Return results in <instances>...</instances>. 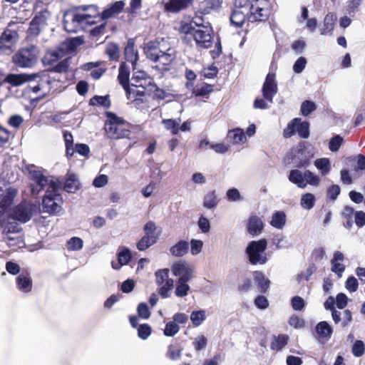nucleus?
Listing matches in <instances>:
<instances>
[{
	"mask_svg": "<svg viewBox=\"0 0 365 365\" xmlns=\"http://www.w3.org/2000/svg\"><path fill=\"white\" fill-rule=\"evenodd\" d=\"M125 4L118 1L109 8L105 9L100 15L98 7L95 5L81 6L66 11L63 15V26L68 33H78L86 31L88 27L96 24L98 19H107L118 14Z\"/></svg>",
	"mask_w": 365,
	"mask_h": 365,
	"instance_id": "f257e3e1",
	"label": "nucleus"
},
{
	"mask_svg": "<svg viewBox=\"0 0 365 365\" xmlns=\"http://www.w3.org/2000/svg\"><path fill=\"white\" fill-rule=\"evenodd\" d=\"M30 173L34 183L31 185V193L37 195L41 190H45L43 198L42 210L48 214H57L61 211L63 200L59 191L62 182L54 180L53 178L44 176L41 171L31 170Z\"/></svg>",
	"mask_w": 365,
	"mask_h": 365,
	"instance_id": "f03ea898",
	"label": "nucleus"
},
{
	"mask_svg": "<svg viewBox=\"0 0 365 365\" xmlns=\"http://www.w3.org/2000/svg\"><path fill=\"white\" fill-rule=\"evenodd\" d=\"M235 0L233 9L249 14V21H262L268 19L270 14L269 0Z\"/></svg>",
	"mask_w": 365,
	"mask_h": 365,
	"instance_id": "7ed1b4c3",
	"label": "nucleus"
},
{
	"mask_svg": "<svg viewBox=\"0 0 365 365\" xmlns=\"http://www.w3.org/2000/svg\"><path fill=\"white\" fill-rule=\"evenodd\" d=\"M104 130L108 138L118 140L129 138L131 133L130 124L113 113H106Z\"/></svg>",
	"mask_w": 365,
	"mask_h": 365,
	"instance_id": "20e7f679",
	"label": "nucleus"
},
{
	"mask_svg": "<svg viewBox=\"0 0 365 365\" xmlns=\"http://www.w3.org/2000/svg\"><path fill=\"white\" fill-rule=\"evenodd\" d=\"M180 32L185 35V38L192 37L200 48H209L213 43V31L210 24L195 29L191 26H181Z\"/></svg>",
	"mask_w": 365,
	"mask_h": 365,
	"instance_id": "39448f33",
	"label": "nucleus"
},
{
	"mask_svg": "<svg viewBox=\"0 0 365 365\" xmlns=\"http://www.w3.org/2000/svg\"><path fill=\"white\" fill-rule=\"evenodd\" d=\"M38 53L39 51L36 46H29L20 49L13 56L12 60L18 67L31 68L37 62Z\"/></svg>",
	"mask_w": 365,
	"mask_h": 365,
	"instance_id": "423d86ee",
	"label": "nucleus"
},
{
	"mask_svg": "<svg viewBox=\"0 0 365 365\" xmlns=\"http://www.w3.org/2000/svg\"><path fill=\"white\" fill-rule=\"evenodd\" d=\"M267 246V241L261 239L257 241L250 242L246 249L248 259L252 264H264L267 258L264 253Z\"/></svg>",
	"mask_w": 365,
	"mask_h": 365,
	"instance_id": "0eeeda50",
	"label": "nucleus"
},
{
	"mask_svg": "<svg viewBox=\"0 0 365 365\" xmlns=\"http://www.w3.org/2000/svg\"><path fill=\"white\" fill-rule=\"evenodd\" d=\"M83 43V40L80 37L68 39L62 43L57 50L48 52L46 54V58L48 63H52L64 57L67 53L74 52Z\"/></svg>",
	"mask_w": 365,
	"mask_h": 365,
	"instance_id": "6e6552de",
	"label": "nucleus"
},
{
	"mask_svg": "<svg viewBox=\"0 0 365 365\" xmlns=\"http://www.w3.org/2000/svg\"><path fill=\"white\" fill-rule=\"evenodd\" d=\"M36 211V205L23 201L11 210L9 217L11 220H16L19 222L26 223L30 220Z\"/></svg>",
	"mask_w": 365,
	"mask_h": 365,
	"instance_id": "1a4fd4ad",
	"label": "nucleus"
},
{
	"mask_svg": "<svg viewBox=\"0 0 365 365\" xmlns=\"http://www.w3.org/2000/svg\"><path fill=\"white\" fill-rule=\"evenodd\" d=\"M17 190L4 180H0V215H3L13 203Z\"/></svg>",
	"mask_w": 365,
	"mask_h": 365,
	"instance_id": "9d476101",
	"label": "nucleus"
},
{
	"mask_svg": "<svg viewBox=\"0 0 365 365\" xmlns=\"http://www.w3.org/2000/svg\"><path fill=\"white\" fill-rule=\"evenodd\" d=\"M133 71H135V66ZM155 86L153 83V79L148 76L145 72L143 71H133V76L130 80V87H135L140 90L151 91Z\"/></svg>",
	"mask_w": 365,
	"mask_h": 365,
	"instance_id": "9b49d317",
	"label": "nucleus"
},
{
	"mask_svg": "<svg viewBox=\"0 0 365 365\" xmlns=\"http://www.w3.org/2000/svg\"><path fill=\"white\" fill-rule=\"evenodd\" d=\"M148 91L140 90L135 87L128 88L126 96L130 101L133 106L138 109H143L145 106V97Z\"/></svg>",
	"mask_w": 365,
	"mask_h": 365,
	"instance_id": "f8f14e48",
	"label": "nucleus"
},
{
	"mask_svg": "<svg viewBox=\"0 0 365 365\" xmlns=\"http://www.w3.org/2000/svg\"><path fill=\"white\" fill-rule=\"evenodd\" d=\"M167 43L168 41L164 38L147 43L144 48L147 58L155 62V61L158 59V56L165 48Z\"/></svg>",
	"mask_w": 365,
	"mask_h": 365,
	"instance_id": "ddd939ff",
	"label": "nucleus"
},
{
	"mask_svg": "<svg viewBox=\"0 0 365 365\" xmlns=\"http://www.w3.org/2000/svg\"><path fill=\"white\" fill-rule=\"evenodd\" d=\"M17 33L14 31H5L0 36V54L9 55L12 52L13 46L17 38Z\"/></svg>",
	"mask_w": 365,
	"mask_h": 365,
	"instance_id": "4468645a",
	"label": "nucleus"
},
{
	"mask_svg": "<svg viewBox=\"0 0 365 365\" xmlns=\"http://www.w3.org/2000/svg\"><path fill=\"white\" fill-rule=\"evenodd\" d=\"M277 93V84L275 79V73L269 72L266 77L262 86L263 97L270 103H272L274 96Z\"/></svg>",
	"mask_w": 365,
	"mask_h": 365,
	"instance_id": "2eb2a0df",
	"label": "nucleus"
},
{
	"mask_svg": "<svg viewBox=\"0 0 365 365\" xmlns=\"http://www.w3.org/2000/svg\"><path fill=\"white\" fill-rule=\"evenodd\" d=\"M171 269L175 276L179 277L178 279L190 281L192 278L193 269L185 262L179 261L174 263Z\"/></svg>",
	"mask_w": 365,
	"mask_h": 365,
	"instance_id": "dca6fc26",
	"label": "nucleus"
},
{
	"mask_svg": "<svg viewBox=\"0 0 365 365\" xmlns=\"http://www.w3.org/2000/svg\"><path fill=\"white\" fill-rule=\"evenodd\" d=\"M29 88L37 95V98H43L51 90L49 77L45 76L41 78L36 84L30 85Z\"/></svg>",
	"mask_w": 365,
	"mask_h": 365,
	"instance_id": "f3484780",
	"label": "nucleus"
},
{
	"mask_svg": "<svg viewBox=\"0 0 365 365\" xmlns=\"http://www.w3.org/2000/svg\"><path fill=\"white\" fill-rule=\"evenodd\" d=\"M49 16V13L47 11L41 12L39 15H36L31 21L29 28V33L30 35L37 36L42 27L46 24V19Z\"/></svg>",
	"mask_w": 365,
	"mask_h": 365,
	"instance_id": "a211bd4d",
	"label": "nucleus"
},
{
	"mask_svg": "<svg viewBox=\"0 0 365 365\" xmlns=\"http://www.w3.org/2000/svg\"><path fill=\"white\" fill-rule=\"evenodd\" d=\"M36 78H38V76L36 74L28 75L24 73H11L6 76L4 81L13 86H19L25 82L34 80Z\"/></svg>",
	"mask_w": 365,
	"mask_h": 365,
	"instance_id": "6ab92c4d",
	"label": "nucleus"
},
{
	"mask_svg": "<svg viewBox=\"0 0 365 365\" xmlns=\"http://www.w3.org/2000/svg\"><path fill=\"white\" fill-rule=\"evenodd\" d=\"M264 227V224L262 219L255 215H251L247 221V232L252 237H255L261 234Z\"/></svg>",
	"mask_w": 365,
	"mask_h": 365,
	"instance_id": "aec40b11",
	"label": "nucleus"
},
{
	"mask_svg": "<svg viewBox=\"0 0 365 365\" xmlns=\"http://www.w3.org/2000/svg\"><path fill=\"white\" fill-rule=\"evenodd\" d=\"M193 0H169L165 5V9L170 13H178L186 9L192 4Z\"/></svg>",
	"mask_w": 365,
	"mask_h": 365,
	"instance_id": "412c9836",
	"label": "nucleus"
},
{
	"mask_svg": "<svg viewBox=\"0 0 365 365\" xmlns=\"http://www.w3.org/2000/svg\"><path fill=\"white\" fill-rule=\"evenodd\" d=\"M11 220L9 217L6 221L2 222V235L21 234L22 227L19 224L18 221L14 220L11 221Z\"/></svg>",
	"mask_w": 365,
	"mask_h": 365,
	"instance_id": "4be33fe9",
	"label": "nucleus"
},
{
	"mask_svg": "<svg viewBox=\"0 0 365 365\" xmlns=\"http://www.w3.org/2000/svg\"><path fill=\"white\" fill-rule=\"evenodd\" d=\"M158 56V59L155 62H158L163 66L169 65L175 58V50L170 47L168 43L166 44L165 48Z\"/></svg>",
	"mask_w": 365,
	"mask_h": 365,
	"instance_id": "5701e85b",
	"label": "nucleus"
},
{
	"mask_svg": "<svg viewBox=\"0 0 365 365\" xmlns=\"http://www.w3.org/2000/svg\"><path fill=\"white\" fill-rule=\"evenodd\" d=\"M130 67L125 63H123L119 68V73L118 78L120 83L123 87L125 92L128 88H130V83L129 81Z\"/></svg>",
	"mask_w": 365,
	"mask_h": 365,
	"instance_id": "b1692460",
	"label": "nucleus"
},
{
	"mask_svg": "<svg viewBox=\"0 0 365 365\" xmlns=\"http://www.w3.org/2000/svg\"><path fill=\"white\" fill-rule=\"evenodd\" d=\"M131 259V254L128 249L123 248L118 254V261L112 262L111 265L114 269H120V268L128 263Z\"/></svg>",
	"mask_w": 365,
	"mask_h": 365,
	"instance_id": "393cba45",
	"label": "nucleus"
},
{
	"mask_svg": "<svg viewBox=\"0 0 365 365\" xmlns=\"http://www.w3.org/2000/svg\"><path fill=\"white\" fill-rule=\"evenodd\" d=\"M305 171L302 172L297 169L292 170L289 175V180L300 188H304L307 182L304 181Z\"/></svg>",
	"mask_w": 365,
	"mask_h": 365,
	"instance_id": "a878e982",
	"label": "nucleus"
},
{
	"mask_svg": "<svg viewBox=\"0 0 365 365\" xmlns=\"http://www.w3.org/2000/svg\"><path fill=\"white\" fill-rule=\"evenodd\" d=\"M16 284L18 289L25 293L29 292L32 289L31 277L24 274H21L16 277Z\"/></svg>",
	"mask_w": 365,
	"mask_h": 365,
	"instance_id": "bb28decb",
	"label": "nucleus"
},
{
	"mask_svg": "<svg viewBox=\"0 0 365 365\" xmlns=\"http://www.w3.org/2000/svg\"><path fill=\"white\" fill-rule=\"evenodd\" d=\"M189 249V243L185 240H180L170 248V254L174 257H182Z\"/></svg>",
	"mask_w": 365,
	"mask_h": 365,
	"instance_id": "cd10ccee",
	"label": "nucleus"
},
{
	"mask_svg": "<svg viewBox=\"0 0 365 365\" xmlns=\"http://www.w3.org/2000/svg\"><path fill=\"white\" fill-rule=\"evenodd\" d=\"M316 332L320 338L328 340L331 336L332 328L327 322H320L316 326Z\"/></svg>",
	"mask_w": 365,
	"mask_h": 365,
	"instance_id": "c85d7f7f",
	"label": "nucleus"
},
{
	"mask_svg": "<svg viewBox=\"0 0 365 365\" xmlns=\"http://www.w3.org/2000/svg\"><path fill=\"white\" fill-rule=\"evenodd\" d=\"M227 138L234 144L244 143L247 140L244 131L241 128H235L230 130L227 134Z\"/></svg>",
	"mask_w": 365,
	"mask_h": 365,
	"instance_id": "c756f323",
	"label": "nucleus"
},
{
	"mask_svg": "<svg viewBox=\"0 0 365 365\" xmlns=\"http://www.w3.org/2000/svg\"><path fill=\"white\" fill-rule=\"evenodd\" d=\"M315 167L320 171L322 176L327 175L331 170V162L329 158H318L314 161Z\"/></svg>",
	"mask_w": 365,
	"mask_h": 365,
	"instance_id": "7c9ffc66",
	"label": "nucleus"
},
{
	"mask_svg": "<svg viewBox=\"0 0 365 365\" xmlns=\"http://www.w3.org/2000/svg\"><path fill=\"white\" fill-rule=\"evenodd\" d=\"M145 237H147L154 242H157L160 236V231L158 230L155 224L153 221L148 222L144 226Z\"/></svg>",
	"mask_w": 365,
	"mask_h": 365,
	"instance_id": "2f4dec72",
	"label": "nucleus"
},
{
	"mask_svg": "<svg viewBox=\"0 0 365 365\" xmlns=\"http://www.w3.org/2000/svg\"><path fill=\"white\" fill-rule=\"evenodd\" d=\"M249 14L233 9L230 16V22L236 26H241L246 19L249 20Z\"/></svg>",
	"mask_w": 365,
	"mask_h": 365,
	"instance_id": "473e14b6",
	"label": "nucleus"
},
{
	"mask_svg": "<svg viewBox=\"0 0 365 365\" xmlns=\"http://www.w3.org/2000/svg\"><path fill=\"white\" fill-rule=\"evenodd\" d=\"M125 56L127 61L130 62L133 66L138 61V56L137 51L134 48V43L131 41H128L125 48Z\"/></svg>",
	"mask_w": 365,
	"mask_h": 365,
	"instance_id": "72a5a7b5",
	"label": "nucleus"
},
{
	"mask_svg": "<svg viewBox=\"0 0 365 365\" xmlns=\"http://www.w3.org/2000/svg\"><path fill=\"white\" fill-rule=\"evenodd\" d=\"M286 223V215L283 211L275 212L272 217L271 225L277 229H282Z\"/></svg>",
	"mask_w": 365,
	"mask_h": 365,
	"instance_id": "f704fd0d",
	"label": "nucleus"
},
{
	"mask_svg": "<svg viewBox=\"0 0 365 365\" xmlns=\"http://www.w3.org/2000/svg\"><path fill=\"white\" fill-rule=\"evenodd\" d=\"M253 276L261 292H266L269 287V280L264 277L262 272L259 271L255 272Z\"/></svg>",
	"mask_w": 365,
	"mask_h": 365,
	"instance_id": "c9c22d12",
	"label": "nucleus"
},
{
	"mask_svg": "<svg viewBox=\"0 0 365 365\" xmlns=\"http://www.w3.org/2000/svg\"><path fill=\"white\" fill-rule=\"evenodd\" d=\"M79 187V182L74 174L68 175L64 182L63 189L68 192H75Z\"/></svg>",
	"mask_w": 365,
	"mask_h": 365,
	"instance_id": "e433bc0d",
	"label": "nucleus"
},
{
	"mask_svg": "<svg viewBox=\"0 0 365 365\" xmlns=\"http://www.w3.org/2000/svg\"><path fill=\"white\" fill-rule=\"evenodd\" d=\"M336 16L334 14H328L324 20V28L321 31L322 35L331 34L334 29V23Z\"/></svg>",
	"mask_w": 365,
	"mask_h": 365,
	"instance_id": "4c0bfd02",
	"label": "nucleus"
},
{
	"mask_svg": "<svg viewBox=\"0 0 365 365\" xmlns=\"http://www.w3.org/2000/svg\"><path fill=\"white\" fill-rule=\"evenodd\" d=\"M289 336L287 334H280L274 336L271 343V348L275 351H279L284 347L288 342Z\"/></svg>",
	"mask_w": 365,
	"mask_h": 365,
	"instance_id": "58836bf2",
	"label": "nucleus"
},
{
	"mask_svg": "<svg viewBox=\"0 0 365 365\" xmlns=\"http://www.w3.org/2000/svg\"><path fill=\"white\" fill-rule=\"evenodd\" d=\"M308 16H309L308 9L305 6L302 7V14H301L299 21H301V20H307V24H306V27L311 31H313L317 28V21L315 18L308 19Z\"/></svg>",
	"mask_w": 365,
	"mask_h": 365,
	"instance_id": "ea45409f",
	"label": "nucleus"
},
{
	"mask_svg": "<svg viewBox=\"0 0 365 365\" xmlns=\"http://www.w3.org/2000/svg\"><path fill=\"white\" fill-rule=\"evenodd\" d=\"M206 319L205 310L193 311L190 314V320L195 327H199Z\"/></svg>",
	"mask_w": 365,
	"mask_h": 365,
	"instance_id": "a19ab883",
	"label": "nucleus"
},
{
	"mask_svg": "<svg viewBox=\"0 0 365 365\" xmlns=\"http://www.w3.org/2000/svg\"><path fill=\"white\" fill-rule=\"evenodd\" d=\"M158 293L163 298H168L170 295V291L173 289L174 281L170 279L162 284H158Z\"/></svg>",
	"mask_w": 365,
	"mask_h": 365,
	"instance_id": "79ce46f5",
	"label": "nucleus"
},
{
	"mask_svg": "<svg viewBox=\"0 0 365 365\" xmlns=\"http://www.w3.org/2000/svg\"><path fill=\"white\" fill-rule=\"evenodd\" d=\"M3 241L9 247H20L23 243L21 234L3 235Z\"/></svg>",
	"mask_w": 365,
	"mask_h": 365,
	"instance_id": "37998d69",
	"label": "nucleus"
},
{
	"mask_svg": "<svg viewBox=\"0 0 365 365\" xmlns=\"http://www.w3.org/2000/svg\"><path fill=\"white\" fill-rule=\"evenodd\" d=\"M180 123V119H163L162 123L164 125L166 130H171L173 135H177L179 132L178 126Z\"/></svg>",
	"mask_w": 365,
	"mask_h": 365,
	"instance_id": "c03bdc74",
	"label": "nucleus"
},
{
	"mask_svg": "<svg viewBox=\"0 0 365 365\" xmlns=\"http://www.w3.org/2000/svg\"><path fill=\"white\" fill-rule=\"evenodd\" d=\"M315 196L312 193L304 194L300 200V205L306 210H311L315 204Z\"/></svg>",
	"mask_w": 365,
	"mask_h": 365,
	"instance_id": "a18cd8bd",
	"label": "nucleus"
},
{
	"mask_svg": "<svg viewBox=\"0 0 365 365\" xmlns=\"http://www.w3.org/2000/svg\"><path fill=\"white\" fill-rule=\"evenodd\" d=\"M188 281L178 279L175 288V294L177 297H184L187 295L190 290V286L187 284Z\"/></svg>",
	"mask_w": 365,
	"mask_h": 365,
	"instance_id": "49530a36",
	"label": "nucleus"
},
{
	"mask_svg": "<svg viewBox=\"0 0 365 365\" xmlns=\"http://www.w3.org/2000/svg\"><path fill=\"white\" fill-rule=\"evenodd\" d=\"M297 133L302 138H307L309 136V124L307 121H302L299 118V122L297 123Z\"/></svg>",
	"mask_w": 365,
	"mask_h": 365,
	"instance_id": "de8ad7c7",
	"label": "nucleus"
},
{
	"mask_svg": "<svg viewBox=\"0 0 365 365\" xmlns=\"http://www.w3.org/2000/svg\"><path fill=\"white\" fill-rule=\"evenodd\" d=\"M90 104L92 106H102L105 108H108L110 106V101L108 96H95L91 98Z\"/></svg>",
	"mask_w": 365,
	"mask_h": 365,
	"instance_id": "09e8293b",
	"label": "nucleus"
},
{
	"mask_svg": "<svg viewBox=\"0 0 365 365\" xmlns=\"http://www.w3.org/2000/svg\"><path fill=\"white\" fill-rule=\"evenodd\" d=\"M207 344V339L203 334L198 335L192 341V346H194L195 349L197 351H200L205 349L206 348Z\"/></svg>",
	"mask_w": 365,
	"mask_h": 365,
	"instance_id": "8fccbe9b",
	"label": "nucleus"
},
{
	"mask_svg": "<svg viewBox=\"0 0 365 365\" xmlns=\"http://www.w3.org/2000/svg\"><path fill=\"white\" fill-rule=\"evenodd\" d=\"M273 244L277 249H287L291 247V243L286 239L285 236L277 235L273 238Z\"/></svg>",
	"mask_w": 365,
	"mask_h": 365,
	"instance_id": "3c124183",
	"label": "nucleus"
},
{
	"mask_svg": "<svg viewBox=\"0 0 365 365\" xmlns=\"http://www.w3.org/2000/svg\"><path fill=\"white\" fill-rule=\"evenodd\" d=\"M119 48L115 43H108L106 48V53L111 60H117L119 57Z\"/></svg>",
	"mask_w": 365,
	"mask_h": 365,
	"instance_id": "603ef678",
	"label": "nucleus"
},
{
	"mask_svg": "<svg viewBox=\"0 0 365 365\" xmlns=\"http://www.w3.org/2000/svg\"><path fill=\"white\" fill-rule=\"evenodd\" d=\"M298 122H299V118H296L288 123L287 126L284 130V136L285 138H290L297 132Z\"/></svg>",
	"mask_w": 365,
	"mask_h": 365,
	"instance_id": "864d4df0",
	"label": "nucleus"
},
{
	"mask_svg": "<svg viewBox=\"0 0 365 365\" xmlns=\"http://www.w3.org/2000/svg\"><path fill=\"white\" fill-rule=\"evenodd\" d=\"M353 355L356 357L361 356L365 352V344L361 340H356L351 349Z\"/></svg>",
	"mask_w": 365,
	"mask_h": 365,
	"instance_id": "5fc2aeb1",
	"label": "nucleus"
},
{
	"mask_svg": "<svg viewBox=\"0 0 365 365\" xmlns=\"http://www.w3.org/2000/svg\"><path fill=\"white\" fill-rule=\"evenodd\" d=\"M155 276L157 285L162 284L166 281L171 279L169 278V270L168 269H163L157 271Z\"/></svg>",
	"mask_w": 365,
	"mask_h": 365,
	"instance_id": "6e6d98bb",
	"label": "nucleus"
},
{
	"mask_svg": "<svg viewBox=\"0 0 365 365\" xmlns=\"http://www.w3.org/2000/svg\"><path fill=\"white\" fill-rule=\"evenodd\" d=\"M180 331V327L173 321L166 324L164 334L166 336H173Z\"/></svg>",
	"mask_w": 365,
	"mask_h": 365,
	"instance_id": "4d7b16f0",
	"label": "nucleus"
},
{
	"mask_svg": "<svg viewBox=\"0 0 365 365\" xmlns=\"http://www.w3.org/2000/svg\"><path fill=\"white\" fill-rule=\"evenodd\" d=\"M344 140L339 135H336L331 138L329 143V148L331 152H336L340 148Z\"/></svg>",
	"mask_w": 365,
	"mask_h": 365,
	"instance_id": "13d9d810",
	"label": "nucleus"
},
{
	"mask_svg": "<svg viewBox=\"0 0 365 365\" xmlns=\"http://www.w3.org/2000/svg\"><path fill=\"white\" fill-rule=\"evenodd\" d=\"M217 204L215 192H208L204 197L203 205L207 208H212Z\"/></svg>",
	"mask_w": 365,
	"mask_h": 365,
	"instance_id": "bf43d9fd",
	"label": "nucleus"
},
{
	"mask_svg": "<svg viewBox=\"0 0 365 365\" xmlns=\"http://www.w3.org/2000/svg\"><path fill=\"white\" fill-rule=\"evenodd\" d=\"M304 181L307 182V185L318 186L320 183V178L310 170H305Z\"/></svg>",
	"mask_w": 365,
	"mask_h": 365,
	"instance_id": "052dcab7",
	"label": "nucleus"
},
{
	"mask_svg": "<svg viewBox=\"0 0 365 365\" xmlns=\"http://www.w3.org/2000/svg\"><path fill=\"white\" fill-rule=\"evenodd\" d=\"M67 247L69 250H80L83 247V240L77 237L71 238L67 242Z\"/></svg>",
	"mask_w": 365,
	"mask_h": 365,
	"instance_id": "680f3d73",
	"label": "nucleus"
},
{
	"mask_svg": "<svg viewBox=\"0 0 365 365\" xmlns=\"http://www.w3.org/2000/svg\"><path fill=\"white\" fill-rule=\"evenodd\" d=\"M317 108L315 103L310 101H305L301 106V112L304 116L309 115L312 112L314 111Z\"/></svg>",
	"mask_w": 365,
	"mask_h": 365,
	"instance_id": "e2e57ef3",
	"label": "nucleus"
},
{
	"mask_svg": "<svg viewBox=\"0 0 365 365\" xmlns=\"http://www.w3.org/2000/svg\"><path fill=\"white\" fill-rule=\"evenodd\" d=\"M151 334V327L147 324H140L138 328V336L143 340L147 339Z\"/></svg>",
	"mask_w": 365,
	"mask_h": 365,
	"instance_id": "0e129e2a",
	"label": "nucleus"
},
{
	"mask_svg": "<svg viewBox=\"0 0 365 365\" xmlns=\"http://www.w3.org/2000/svg\"><path fill=\"white\" fill-rule=\"evenodd\" d=\"M203 242L200 240L192 239L190 241V252L192 255H197L201 252Z\"/></svg>",
	"mask_w": 365,
	"mask_h": 365,
	"instance_id": "69168bd1",
	"label": "nucleus"
},
{
	"mask_svg": "<svg viewBox=\"0 0 365 365\" xmlns=\"http://www.w3.org/2000/svg\"><path fill=\"white\" fill-rule=\"evenodd\" d=\"M155 242L151 239L143 236L137 243V248L140 251H143L154 245Z\"/></svg>",
	"mask_w": 365,
	"mask_h": 365,
	"instance_id": "338daca9",
	"label": "nucleus"
},
{
	"mask_svg": "<svg viewBox=\"0 0 365 365\" xmlns=\"http://www.w3.org/2000/svg\"><path fill=\"white\" fill-rule=\"evenodd\" d=\"M289 324L294 329H302L304 327V321L297 315H292L289 319Z\"/></svg>",
	"mask_w": 365,
	"mask_h": 365,
	"instance_id": "774afa93",
	"label": "nucleus"
}]
</instances>
